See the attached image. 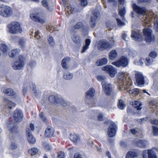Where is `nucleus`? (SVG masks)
Returning <instances> with one entry per match:
<instances>
[{"mask_svg":"<svg viewBox=\"0 0 158 158\" xmlns=\"http://www.w3.org/2000/svg\"><path fill=\"white\" fill-rule=\"evenodd\" d=\"M118 81V87L122 91L128 89L132 85V81L127 72L121 71L119 72L117 75Z\"/></svg>","mask_w":158,"mask_h":158,"instance_id":"obj_1","label":"nucleus"},{"mask_svg":"<svg viewBox=\"0 0 158 158\" xmlns=\"http://www.w3.org/2000/svg\"><path fill=\"white\" fill-rule=\"evenodd\" d=\"M9 32L12 34H17L22 32L20 24L17 22H13L8 25Z\"/></svg>","mask_w":158,"mask_h":158,"instance_id":"obj_2","label":"nucleus"},{"mask_svg":"<svg viewBox=\"0 0 158 158\" xmlns=\"http://www.w3.org/2000/svg\"><path fill=\"white\" fill-rule=\"evenodd\" d=\"M48 100L52 104H60L64 107L66 106L67 105V103L64 99L57 96H50L48 98Z\"/></svg>","mask_w":158,"mask_h":158,"instance_id":"obj_3","label":"nucleus"},{"mask_svg":"<svg viewBox=\"0 0 158 158\" xmlns=\"http://www.w3.org/2000/svg\"><path fill=\"white\" fill-rule=\"evenodd\" d=\"M13 14V10L10 7L5 6L0 7V15L4 17H9Z\"/></svg>","mask_w":158,"mask_h":158,"instance_id":"obj_4","label":"nucleus"},{"mask_svg":"<svg viewBox=\"0 0 158 158\" xmlns=\"http://www.w3.org/2000/svg\"><path fill=\"white\" fill-rule=\"evenodd\" d=\"M105 123L108 124L110 123L108 130V134L110 137L114 136L116 133L117 126L115 123L111 121H108L105 122Z\"/></svg>","mask_w":158,"mask_h":158,"instance_id":"obj_5","label":"nucleus"},{"mask_svg":"<svg viewBox=\"0 0 158 158\" xmlns=\"http://www.w3.org/2000/svg\"><path fill=\"white\" fill-rule=\"evenodd\" d=\"M23 57L20 55L19 56L18 60L16 62H14L12 64L13 68L15 70H20L23 68L24 65Z\"/></svg>","mask_w":158,"mask_h":158,"instance_id":"obj_6","label":"nucleus"},{"mask_svg":"<svg viewBox=\"0 0 158 158\" xmlns=\"http://www.w3.org/2000/svg\"><path fill=\"white\" fill-rule=\"evenodd\" d=\"M135 84L139 86H142L145 83L144 77L142 73L135 71Z\"/></svg>","mask_w":158,"mask_h":158,"instance_id":"obj_7","label":"nucleus"},{"mask_svg":"<svg viewBox=\"0 0 158 158\" xmlns=\"http://www.w3.org/2000/svg\"><path fill=\"white\" fill-rule=\"evenodd\" d=\"M112 47L113 44H110V43L106 40H101L98 42V48L100 50L110 49Z\"/></svg>","mask_w":158,"mask_h":158,"instance_id":"obj_8","label":"nucleus"},{"mask_svg":"<svg viewBox=\"0 0 158 158\" xmlns=\"http://www.w3.org/2000/svg\"><path fill=\"white\" fill-rule=\"evenodd\" d=\"M128 64L127 59L123 56L118 61L114 62L112 64L116 66L119 67L120 66L123 67H126L127 66Z\"/></svg>","mask_w":158,"mask_h":158,"instance_id":"obj_9","label":"nucleus"},{"mask_svg":"<svg viewBox=\"0 0 158 158\" xmlns=\"http://www.w3.org/2000/svg\"><path fill=\"white\" fill-rule=\"evenodd\" d=\"M143 33L145 37V39L148 42H150L154 40V36H152V31L151 30L148 28H146L143 29Z\"/></svg>","mask_w":158,"mask_h":158,"instance_id":"obj_10","label":"nucleus"},{"mask_svg":"<svg viewBox=\"0 0 158 158\" xmlns=\"http://www.w3.org/2000/svg\"><path fill=\"white\" fill-rule=\"evenodd\" d=\"M102 70L108 73L110 76L112 77L114 76L117 72L116 68L110 65H107L104 66L102 68Z\"/></svg>","mask_w":158,"mask_h":158,"instance_id":"obj_11","label":"nucleus"},{"mask_svg":"<svg viewBox=\"0 0 158 158\" xmlns=\"http://www.w3.org/2000/svg\"><path fill=\"white\" fill-rule=\"evenodd\" d=\"M142 156L143 158H157L155 152L152 149L145 150Z\"/></svg>","mask_w":158,"mask_h":158,"instance_id":"obj_12","label":"nucleus"},{"mask_svg":"<svg viewBox=\"0 0 158 158\" xmlns=\"http://www.w3.org/2000/svg\"><path fill=\"white\" fill-rule=\"evenodd\" d=\"M132 7L134 11L137 14L142 15H144L146 14L147 10L144 7L139 6L135 3L132 4Z\"/></svg>","mask_w":158,"mask_h":158,"instance_id":"obj_13","label":"nucleus"},{"mask_svg":"<svg viewBox=\"0 0 158 158\" xmlns=\"http://www.w3.org/2000/svg\"><path fill=\"white\" fill-rule=\"evenodd\" d=\"M22 118L23 114L20 110H16L14 111L13 117L14 122H20L22 120Z\"/></svg>","mask_w":158,"mask_h":158,"instance_id":"obj_14","label":"nucleus"},{"mask_svg":"<svg viewBox=\"0 0 158 158\" xmlns=\"http://www.w3.org/2000/svg\"><path fill=\"white\" fill-rule=\"evenodd\" d=\"M102 85L105 93L107 95H109L112 91V86L110 84L107 83L105 81H102Z\"/></svg>","mask_w":158,"mask_h":158,"instance_id":"obj_15","label":"nucleus"},{"mask_svg":"<svg viewBox=\"0 0 158 158\" xmlns=\"http://www.w3.org/2000/svg\"><path fill=\"white\" fill-rule=\"evenodd\" d=\"M27 140L30 144H34L36 141L35 139L32 134L31 131L29 128L27 129Z\"/></svg>","mask_w":158,"mask_h":158,"instance_id":"obj_16","label":"nucleus"},{"mask_svg":"<svg viewBox=\"0 0 158 158\" xmlns=\"http://www.w3.org/2000/svg\"><path fill=\"white\" fill-rule=\"evenodd\" d=\"M131 33V36L134 40L138 41H141L142 40V37L141 34L134 31H132Z\"/></svg>","mask_w":158,"mask_h":158,"instance_id":"obj_17","label":"nucleus"},{"mask_svg":"<svg viewBox=\"0 0 158 158\" xmlns=\"http://www.w3.org/2000/svg\"><path fill=\"white\" fill-rule=\"evenodd\" d=\"M30 17L33 20L40 23H44L45 22L44 19L39 17L37 15L35 14H31Z\"/></svg>","mask_w":158,"mask_h":158,"instance_id":"obj_18","label":"nucleus"},{"mask_svg":"<svg viewBox=\"0 0 158 158\" xmlns=\"http://www.w3.org/2000/svg\"><path fill=\"white\" fill-rule=\"evenodd\" d=\"M136 145L139 148H145L148 145V142L145 140H139L135 143Z\"/></svg>","mask_w":158,"mask_h":158,"instance_id":"obj_19","label":"nucleus"},{"mask_svg":"<svg viewBox=\"0 0 158 158\" xmlns=\"http://www.w3.org/2000/svg\"><path fill=\"white\" fill-rule=\"evenodd\" d=\"M4 103L5 105L6 106V105L7 109L9 108L10 109H11L13 107H15L16 105L15 103L6 99H5L4 100Z\"/></svg>","mask_w":158,"mask_h":158,"instance_id":"obj_20","label":"nucleus"},{"mask_svg":"<svg viewBox=\"0 0 158 158\" xmlns=\"http://www.w3.org/2000/svg\"><path fill=\"white\" fill-rule=\"evenodd\" d=\"M138 156V153L136 151H130L126 154V158H135Z\"/></svg>","mask_w":158,"mask_h":158,"instance_id":"obj_21","label":"nucleus"},{"mask_svg":"<svg viewBox=\"0 0 158 158\" xmlns=\"http://www.w3.org/2000/svg\"><path fill=\"white\" fill-rule=\"evenodd\" d=\"M54 131L53 129L50 127H48L46 129L44 135L45 136L47 137H50L53 136Z\"/></svg>","mask_w":158,"mask_h":158,"instance_id":"obj_22","label":"nucleus"},{"mask_svg":"<svg viewBox=\"0 0 158 158\" xmlns=\"http://www.w3.org/2000/svg\"><path fill=\"white\" fill-rule=\"evenodd\" d=\"M90 43L91 41L90 39H87L85 40V45L83 46L82 50L81 51V53L85 52L86 50L89 48Z\"/></svg>","mask_w":158,"mask_h":158,"instance_id":"obj_23","label":"nucleus"},{"mask_svg":"<svg viewBox=\"0 0 158 158\" xmlns=\"http://www.w3.org/2000/svg\"><path fill=\"white\" fill-rule=\"evenodd\" d=\"M2 90L5 94L8 96H13L15 93L13 90L10 88L6 89L5 88H3Z\"/></svg>","mask_w":158,"mask_h":158,"instance_id":"obj_24","label":"nucleus"},{"mask_svg":"<svg viewBox=\"0 0 158 158\" xmlns=\"http://www.w3.org/2000/svg\"><path fill=\"white\" fill-rule=\"evenodd\" d=\"M107 62V59L104 58L98 60L96 62V64L97 66H101L106 64Z\"/></svg>","mask_w":158,"mask_h":158,"instance_id":"obj_25","label":"nucleus"},{"mask_svg":"<svg viewBox=\"0 0 158 158\" xmlns=\"http://www.w3.org/2000/svg\"><path fill=\"white\" fill-rule=\"evenodd\" d=\"M66 10L67 11L66 14L70 15L72 13H74L77 11V10L75 8H73L71 7L70 6H68L66 7Z\"/></svg>","mask_w":158,"mask_h":158,"instance_id":"obj_26","label":"nucleus"},{"mask_svg":"<svg viewBox=\"0 0 158 158\" xmlns=\"http://www.w3.org/2000/svg\"><path fill=\"white\" fill-rule=\"evenodd\" d=\"M132 105L135 108H136L137 110H140L142 107V104L137 101H135L132 102Z\"/></svg>","mask_w":158,"mask_h":158,"instance_id":"obj_27","label":"nucleus"},{"mask_svg":"<svg viewBox=\"0 0 158 158\" xmlns=\"http://www.w3.org/2000/svg\"><path fill=\"white\" fill-rule=\"evenodd\" d=\"M95 92V91L94 89L92 88H90L89 90L86 92V95L87 97H89L91 98L93 97L94 96V94Z\"/></svg>","mask_w":158,"mask_h":158,"instance_id":"obj_28","label":"nucleus"},{"mask_svg":"<svg viewBox=\"0 0 158 158\" xmlns=\"http://www.w3.org/2000/svg\"><path fill=\"white\" fill-rule=\"evenodd\" d=\"M117 56V53L115 50H113L109 54L110 58L112 60L115 59Z\"/></svg>","mask_w":158,"mask_h":158,"instance_id":"obj_29","label":"nucleus"},{"mask_svg":"<svg viewBox=\"0 0 158 158\" xmlns=\"http://www.w3.org/2000/svg\"><path fill=\"white\" fill-rule=\"evenodd\" d=\"M8 127L9 130L11 132L13 133L17 132V127L15 125L11 123L8 125Z\"/></svg>","mask_w":158,"mask_h":158,"instance_id":"obj_30","label":"nucleus"},{"mask_svg":"<svg viewBox=\"0 0 158 158\" xmlns=\"http://www.w3.org/2000/svg\"><path fill=\"white\" fill-rule=\"evenodd\" d=\"M72 40L73 42L76 44H78L81 42V39L79 36L74 35L72 36Z\"/></svg>","mask_w":158,"mask_h":158,"instance_id":"obj_31","label":"nucleus"},{"mask_svg":"<svg viewBox=\"0 0 158 158\" xmlns=\"http://www.w3.org/2000/svg\"><path fill=\"white\" fill-rule=\"evenodd\" d=\"M19 53V51L17 49H15L10 52L9 54L10 57L13 58L18 55Z\"/></svg>","mask_w":158,"mask_h":158,"instance_id":"obj_32","label":"nucleus"},{"mask_svg":"<svg viewBox=\"0 0 158 158\" xmlns=\"http://www.w3.org/2000/svg\"><path fill=\"white\" fill-rule=\"evenodd\" d=\"M126 12L125 8L124 7H123L121 9H119V15L123 19L124 18V15Z\"/></svg>","mask_w":158,"mask_h":158,"instance_id":"obj_33","label":"nucleus"},{"mask_svg":"<svg viewBox=\"0 0 158 158\" xmlns=\"http://www.w3.org/2000/svg\"><path fill=\"white\" fill-rule=\"evenodd\" d=\"M129 92L133 96L137 95L139 94V90L138 89H134L129 90Z\"/></svg>","mask_w":158,"mask_h":158,"instance_id":"obj_34","label":"nucleus"},{"mask_svg":"<svg viewBox=\"0 0 158 158\" xmlns=\"http://www.w3.org/2000/svg\"><path fill=\"white\" fill-rule=\"evenodd\" d=\"M38 149L36 148H33L29 149L28 150V153L31 155H34L36 154L38 152Z\"/></svg>","mask_w":158,"mask_h":158,"instance_id":"obj_35","label":"nucleus"},{"mask_svg":"<svg viewBox=\"0 0 158 158\" xmlns=\"http://www.w3.org/2000/svg\"><path fill=\"white\" fill-rule=\"evenodd\" d=\"M64 78L67 80H69L72 79L73 75L69 73H64L63 76Z\"/></svg>","mask_w":158,"mask_h":158,"instance_id":"obj_36","label":"nucleus"},{"mask_svg":"<svg viewBox=\"0 0 158 158\" xmlns=\"http://www.w3.org/2000/svg\"><path fill=\"white\" fill-rule=\"evenodd\" d=\"M69 58H67L66 59H63L62 61L61 65L63 68L64 69H67V67L66 63L69 61Z\"/></svg>","mask_w":158,"mask_h":158,"instance_id":"obj_37","label":"nucleus"},{"mask_svg":"<svg viewBox=\"0 0 158 158\" xmlns=\"http://www.w3.org/2000/svg\"><path fill=\"white\" fill-rule=\"evenodd\" d=\"M118 108L121 109H123L125 107V105L123 101L122 100H119L118 103Z\"/></svg>","mask_w":158,"mask_h":158,"instance_id":"obj_38","label":"nucleus"},{"mask_svg":"<svg viewBox=\"0 0 158 158\" xmlns=\"http://www.w3.org/2000/svg\"><path fill=\"white\" fill-rule=\"evenodd\" d=\"M0 49L3 53H7V51L8 50V47L6 44H1Z\"/></svg>","mask_w":158,"mask_h":158,"instance_id":"obj_39","label":"nucleus"},{"mask_svg":"<svg viewBox=\"0 0 158 158\" xmlns=\"http://www.w3.org/2000/svg\"><path fill=\"white\" fill-rule=\"evenodd\" d=\"M70 139L74 142H76L78 139V137L76 134L71 135L70 136Z\"/></svg>","mask_w":158,"mask_h":158,"instance_id":"obj_40","label":"nucleus"},{"mask_svg":"<svg viewBox=\"0 0 158 158\" xmlns=\"http://www.w3.org/2000/svg\"><path fill=\"white\" fill-rule=\"evenodd\" d=\"M150 57H148L146 58L145 60V63L147 65H149L151 64L153 60Z\"/></svg>","mask_w":158,"mask_h":158,"instance_id":"obj_41","label":"nucleus"},{"mask_svg":"<svg viewBox=\"0 0 158 158\" xmlns=\"http://www.w3.org/2000/svg\"><path fill=\"white\" fill-rule=\"evenodd\" d=\"M43 146L46 150H50L52 149L51 146L47 142H44L43 143Z\"/></svg>","mask_w":158,"mask_h":158,"instance_id":"obj_42","label":"nucleus"},{"mask_svg":"<svg viewBox=\"0 0 158 158\" xmlns=\"http://www.w3.org/2000/svg\"><path fill=\"white\" fill-rule=\"evenodd\" d=\"M153 133L154 136H157L158 135V127L156 126H152Z\"/></svg>","mask_w":158,"mask_h":158,"instance_id":"obj_43","label":"nucleus"},{"mask_svg":"<svg viewBox=\"0 0 158 158\" xmlns=\"http://www.w3.org/2000/svg\"><path fill=\"white\" fill-rule=\"evenodd\" d=\"M98 12L97 10H95L93 11L92 12V15L91 17H93V19H97L98 17Z\"/></svg>","mask_w":158,"mask_h":158,"instance_id":"obj_44","label":"nucleus"},{"mask_svg":"<svg viewBox=\"0 0 158 158\" xmlns=\"http://www.w3.org/2000/svg\"><path fill=\"white\" fill-rule=\"evenodd\" d=\"M48 40L49 44L51 46H53L55 45L53 37L52 36L49 35Z\"/></svg>","mask_w":158,"mask_h":158,"instance_id":"obj_45","label":"nucleus"},{"mask_svg":"<svg viewBox=\"0 0 158 158\" xmlns=\"http://www.w3.org/2000/svg\"><path fill=\"white\" fill-rule=\"evenodd\" d=\"M83 25L81 22L77 23L74 26V27L75 29H79L82 27Z\"/></svg>","mask_w":158,"mask_h":158,"instance_id":"obj_46","label":"nucleus"},{"mask_svg":"<svg viewBox=\"0 0 158 158\" xmlns=\"http://www.w3.org/2000/svg\"><path fill=\"white\" fill-rule=\"evenodd\" d=\"M91 20L90 23L91 26L92 27H94L96 25V19H94L93 17H91Z\"/></svg>","mask_w":158,"mask_h":158,"instance_id":"obj_47","label":"nucleus"},{"mask_svg":"<svg viewBox=\"0 0 158 158\" xmlns=\"http://www.w3.org/2000/svg\"><path fill=\"white\" fill-rule=\"evenodd\" d=\"M42 3L43 6L46 8L47 9H49L47 0H43L42 1Z\"/></svg>","mask_w":158,"mask_h":158,"instance_id":"obj_48","label":"nucleus"},{"mask_svg":"<svg viewBox=\"0 0 158 158\" xmlns=\"http://www.w3.org/2000/svg\"><path fill=\"white\" fill-rule=\"evenodd\" d=\"M39 117L42 120L44 121V122H46V118L45 117L42 112L40 113L39 114Z\"/></svg>","mask_w":158,"mask_h":158,"instance_id":"obj_49","label":"nucleus"},{"mask_svg":"<svg viewBox=\"0 0 158 158\" xmlns=\"http://www.w3.org/2000/svg\"><path fill=\"white\" fill-rule=\"evenodd\" d=\"M87 0H80L81 5L82 6H86L87 5Z\"/></svg>","mask_w":158,"mask_h":158,"instance_id":"obj_50","label":"nucleus"},{"mask_svg":"<svg viewBox=\"0 0 158 158\" xmlns=\"http://www.w3.org/2000/svg\"><path fill=\"white\" fill-rule=\"evenodd\" d=\"M157 55V53L154 51L152 52L149 54V56L154 59L156 57Z\"/></svg>","mask_w":158,"mask_h":158,"instance_id":"obj_51","label":"nucleus"},{"mask_svg":"<svg viewBox=\"0 0 158 158\" xmlns=\"http://www.w3.org/2000/svg\"><path fill=\"white\" fill-rule=\"evenodd\" d=\"M25 43V41L23 39H21L19 40V44L21 47H24Z\"/></svg>","mask_w":158,"mask_h":158,"instance_id":"obj_52","label":"nucleus"},{"mask_svg":"<svg viewBox=\"0 0 158 158\" xmlns=\"http://www.w3.org/2000/svg\"><path fill=\"white\" fill-rule=\"evenodd\" d=\"M116 21H117L118 25L119 26H123L125 25V23L122 22V21L119 19H117Z\"/></svg>","mask_w":158,"mask_h":158,"instance_id":"obj_53","label":"nucleus"},{"mask_svg":"<svg viewBox=\"0 0 158 158\" xmlns=\"http://www.w3.org/2000/svg\"><path fill=\"white\" fill-rule=\"evenodd\" d=\"M97 78V79L100 81H104L103 80L105 79V77L103 76H98Z\"/></svg>","mask_w":158,"mask_h":158,"instance_id":"obj_54","label":"nucleus"},{"mask_svg":"<svg viewBox=\"0 0 158 158\" xmlns=\"http://www.w3.org/2000/svg\"><path fill=\"white\" fill-rule=\"evenodd\" d=\"M58 158H64V153L63 152H60L58 154Z\"/></svg>","mask_w":158,"mask_h":158,"instance_id":"obj_55","label":"nucleus"},{"mask_svg":"<svg viewBox=\"0 0 158 158\" xmlns=\"http://www.w3.org/2000/svg\"><path fill=\"white\" fill-rule=\"evenodd\" d=\"M17 145L14 142L12 143L11 145L10 146V148L11 149L14 150L17 148Z\"/></svg>","mask_w":158,"mask_h":158,"instance_id":"obj_56","label":"nucleus"},{"mask_svg":"<svg viewBox=\"0 0 158 158\" xmlns=\"http://www.w3.org/2000/svg\"><path fill=\"white\" fill-rule=\"evenodd\" d=\"M151 122L153 124L157 125L158 124V120L155 118L152 119Z\"/></svg>","mask_w":158,"mask_h":158,"instance_id":"obj_57","label":"nucleus"},{"mask_svg":"<svg viewBox=\"0 0 158 158\" xmlns=\"http://www.w3.org/2000/svg\"><path fill=\"white\" fill-rule=\"evenodd\" d=\"M147 119H148L147 117L142 118L139 119V122L141 124H142L143 123H144L147 120Z\"/></svg>","mask_w":158,"mask_h":158,"instance_id":"obj_58","label":"nucleus"},{"mask_svg":"<svg viewBox=\"0 0 158 158\" xmlns=\"http://www.w3.org/2000/svg\"><path fill=\"white\" fill-rule=\"evenodd\" d=\"M131 133L133 135H135L137 132V131L135 128L131 129L130 130Z\"/></svg>","mask_w":158,"mask_h":158,"instance_id":"obj_59","label":"nucleus"},{"mask_svg":"<svg viewBox=\"0 0 158 158\" xmlns=\"http://www.w3.org/2000/svg\"><path fill=\"white\" fill-rule=\"evenodd\" d=\"M154 27L156 28L155 31H158V22L157 20H156V22L154 23Z\"/></svg>","mask_w":158,"mask_h":158,"instance_id":"obj_60","label":"nucleus"},{"mask_svg":"<svg viewBox=\"0 0 158 158\" xmlns=\"http://www.w3.org/2000/svg\"><path fill=\"white\" fill-rule=\"evenodd\" d=\"M98 119L99 121H102L103 120V116L101 114H99L98 116Z\"/></svg>","mask_w":158,"mask_h":158,"instance_id":"obj_61","label":"nucleus"},{"mask_svg":"<svg viewBox=\"0 0 158 158\" xmlns=\"http://www.w3.org/2000/svg\"><path fill=\"white\" fill-rule=\"evenodd\" d=\"M122 38L123 40H125L126 41H127L128 38L127 37V35L126 34H123L122 35Z\"/></svg>","mask_w":158,"mask_h":158,"instance_id":"obj_62","label":"nucleus"},{"mask_svg":"<svg viewBox=\"0 0 158 158\" xmlns=\"http://www.w3.org/2000/svg\"><path fill=\"white\" fill-rule=\"evenodd\" d=\"M109 41L110 42V44H113V47L114 46V43L115 41L114 40L113 38H111L110 39Z\"/></svg>","mask_w":158,"mask_h":158,"instance_id":"obj_63","label":"nucleus"},{"mask_svg":"<svg viewBox=\"0 0 158 158\" xmlns=\"http://www.w3.org/2000/svg\"><path fill=\"white\" fill-rule=\"evenodd\" d=\"M36 64V62L35 61H32L30 63L29 65L31 67H33Z\"/></svg>","mask_w":158,"mask_h":158,"instance_id":"obj_64","label":"nucleus"}]
</instances>
